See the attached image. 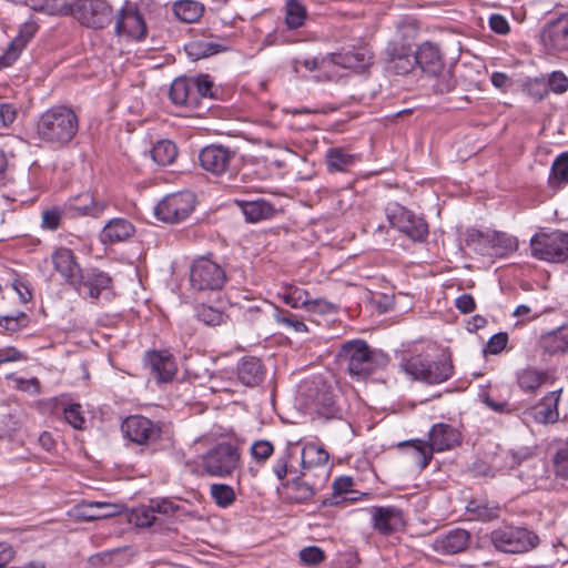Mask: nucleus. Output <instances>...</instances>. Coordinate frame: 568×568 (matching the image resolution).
I'll return each instance as SVG.
<instances>
[{"mask_svg":"<svg viewBox=\"0 0 568 568\" xmlns=\"http://www.w3.org/2000/svg\"><path fill=\"white\" fill-rule=\"evenodd\" d=\"M79 129L77 114L67 106H54L42 113L37 123V135L53 148L70 143Z\"/></svg>","mask_w":568,"mask_h":568,"instance_id":"nucleus-1","label":"nucleus"},{"mask_svg":"<svg viewBox=\"0 0 568 568\" xmlns=\"http://www.w3.org/2000/svg\"><path fill=\"white\" fill-rule=\"evenodd\" d=\"M337 357L348 373L359 379H365L378 368L386 366L389 361L387 355L372 349L363 339L344 343Z\"/></svg>","mask_w":568,"mask_h":568,"instance_id":"nucleus-2","label":"nucleus"},{"mask_svg":"<svg viewBox=\"0 0 568 568\" xmlns=\"http://www.w3.org/2000/svg\"><path fill=\"white\" fill-rule=\"evenodd\" d=\"M503 468L507 471L518 469L517 477L528 487L542 489L547 487V464L537 458L529 447L509 449L501 454Z\"/></svg>","mask_w":568,"mask_h":568,"instance_id":"nucleus-3","label":"nucleus"},{"mask_svg":"<svg viewBox=\"0 0 568 568\" xmlns=\"http://www.w3.org/2000/svg\"><path fill=\"white\" fill-rule=\"evenodd\" d=\"M415 61L424 73L434 78L432 88L436 93H447L455 88L456 81L445 69L443 54L436 43L429 41L422 43L415 52Z\"/></svg>","mask_w":568,"mask_h":568,"instance_id":"nucleus-4","label":"nucleus"},{"mask_svg":"<svg viewBox=\"0 0 568 568\" xmlns=\"http://www.w3.org/2000/svg\"><path fill=\"white\" fill-rule=\"evenodd\" d=\"M300 394L310 409L326 419L342 416V408L333 394L332 386L322 376L304 381L300 386Z\"/></svg>","mask_w":568,"mask_h":568,"instance_id":"nucleus-5","label":"nucleus"},{"mask_svg":"<svg viewBox=\"0 0 568 568\" xmlns=\"http://www.w3.org/2000/svg\"><path fill=\"white\" fill-rule=\"evenodd\" d=\"M240 459L241 454L236 445L221 442L202 455L201 466L209 476L225 478L235 471Z\"/></svg>","mask_w":568,"mask_h":568,"instance_id":"nucleus-6","label":"nucleus"},{"mask_svg":"<svg viewBox=\"0 0 568 568\" xmlns=\"http://www.w3.org/2000/svg\"><path fill=\"white\" fill-rule=\"evenodd\" d=\"M406 374L426 384H440L454 374L452 361L445 356L429 361L422 355H414L403 363Z\"/></svg>","mask_w":568,"mask_h":568,"instance_id":"nucleus-7","label":"nucleus"},{"mask_svg":"<svg viewBox=\"0 0 568 568\" xmlns=\"http://www.w3.org/2000/svg\"><path fill=\"white\" fill-rule=\"evenodd\" d=\"M490 540L499 551L520 554L535 548L539 539L537 535L526 528L503 526L491 531Z\"/></svg>","mask_w":568,"mask_h":568,"instance_id":"nucleus-8","label":"nucleus"},{"mask_svg":"<svg viewBox=\"0 0 568 568\" xmlns=\"http://www.w3.org/2000/svg\"><path fill=\"white\" fill-rule=\"evenodd\" d=\"M531 255L540 261L562 263L568 260V233H537L530 239Z\"/></svg>","mask_w":568,"mask_h":568,"instance_id":"nucleus-9","label":"nucleus"},{"mask_svg":"<svg viewBox=\"0 0 568 568\" xmlns=\"http://www.w3.org/2000/svg\"><path fill=\"white\" fill-rule=\"evenodd\" d=\"M226 282L224 268L209 257L201 256L192 263L190 270V285L193 290L217 291Z\"/></svg>","mask_w":568,"mask_h":568,"instance_id":"nucleus-10","label":"nucleus"},{"mask_svg":"<svg viewBox=\"0 0 568 568\" xmlns=\"http://www.w3.org/2000/svg\"><path fill=\"white\" fill-rule=\"evenodd\" d=\"M195 196L191 192L172 193L163 197L154 207L155 216L165 223H179L194 210Z\"/></svg>","mask_w":568,"mask_h":568,"instance_id":"nucleus-11","label":"nucleus"},{"mask_svg":"<svg viewBox=\"0 0 568 568\" xmlns=\"http://www.w3.org/2000/svg\"><path fill=\"white\" fill-rule=\"evenodd\" d=\"M70 13L83 26L101 29L113 21L112 7L106 0H79Z\"/></svg>","mask_w":568,"mask_h":568,"instance_id":"nucleus-12","label":"nucleus"},{"mask_svg":"<svg viewBox=\"0 0 568 568\" xmlns=\"http://www.w3.org/2000/svg\"><path fill=\"white\" fill-rule=\"evenodd\" d=\"M386 216L392 227L404 233L415 242L424 241L428 234L426 222L402 205L388 206Z\"/></svg>","mask_w":568,"mask_h":568,"instance_id":"nucleus-13","label":"nucleus"},{"mask_svg":"<svg viewBox=\"0 0 568 568\" xmlns=\"http://www.w3.org/2000/svg\"><path fill=\"white\" fill-rule=\"evenodd\" d=\"M113 20L118 36H125L138 41L145 38L148 32L146 23L136 3L125 1L116 13H113Z\"/></svg>","mask_w":568,"mask_h":568,"instance_id":"nucleus-14","label":"nucleus"},{"mask_svg":"<svg viewBox=\"0 0 568 568\" xmlns=\"http://www.w3.org/2000/svg\"><path fill=\"white\" fill-rule=\"evenodd\" d=\"M123 436L133 444L146 446L161 437V427L142 415H131L121 424Z\"/></svg>","mask_w":568,"mask_h":568,"instance_id":"nucleus-15","label":"nucleus"},{"mask_svg":"<svg viewBox=\"0 0 568 568\" xmlns=\"http://www.w3.org/2000/svg\"><path fill=\"white\" fill-rule=\"evenodd\" d=\"M235 152L221 144H210L203 148L199 154L200 165L203 170L222 175L229 172L234 160Z\"/></svg>","mask_w":568,"mask_h":568,"instance_id":"nucleus-16","label":"nucleus"},{"mask_svg":"<svg viewBox=\"0 0 568 568\" xmlns=\"http://www.w3.org/2000/svg\"><path fill=\"white\" fill-rule=\"evenodd\" d=\"M109 203L104 200H97L90 193H83L70 199L63 205L67 217L78 219L82 216L100 217L108 209Z\"/></svg>","mask_w":568,"mask_h":568,"instance_id":"nucleus-17","label":"nucleus"},{"mask_svg":"<svg viewBox=\"0 0 568 568\" xmlns=\"http://www.w3.org/2000/svg\"><path fill=\"white\" fill-rule=\"evenodd\" d=\"M541 42L549 53L568 51V14H562L546 24Z\"/></svg>","mask_w":568,"mask_h":568,"instance_id":"nucleus-18","label":"nucleus"},{"mask_svg":"<svg viewBox=\"0 0 568 568\" xmlns=\"http://www.w3.org/2000/svg\"><path fill=\"white\" fill-rule=\"evenodd\" d=\"M385 54L387 70L396 74H407L416 65L415 54H413L412 48L404 42H389Z\"/></svg>","mask_w":568,"mask_h":568,"instance_id":"nucleus-19","label":"nucleus"},{"mask_svg":"<svg viewBox=\"0 0 568 568\" xmlns=\"http://www.w3.org/2000/svg\"><path fill=\"white\" fill-rule=\"evenodd\" d=\"M81 283L73 287L79 294L98 300L101 295L109 296L111 293L112 278L105 272L93 268L83 272L81 275Z\"/></svg>","mask_w":568,"mask_h":568,"instance_id":"nucleus-20","label":"nucleus"},{"mask_svg":"<svg viewBox=\"0 0 568 568\" xmlns=\"http://www.w3.org/2000/svg\"><path fill=\"white\" fill-rule=\"evenodd\" d=\"M52 263L55 271L64 278V281L72 287L81 282L83 273L79 263L75 260L73 252L70 248L60 247L52 253Z\"/></svg>","mask_w":568,"mask_h":568,"instance_id":"nucleus-21","label":"nucleus"},{"mask_svg":"<svg viewBox=\"0 0 568 568\" xmlns=\"http://www.w3.org/2000/svg\"><path fill=\"white\" fill-rule=\"evenodd\" d=\"M37 30L38 24L33 20H28L21 26L18 36L0 57V69L10 67L19 58L27 43L34 37Z\"/></svg>","mask_w":568,"mask_h":568,"instance_id":"nucleus-22","label":"nucleus"},{"mask_svg":"<svg viewBox=\"0 0 568 568\" xmlns=\"http://www.w3.org/2000/svg\"><path fill=\"white\" fill-rule=\"evenodd\" d=\"M373 526L382 535H389L405 526L403 511L395 506L375 507Z\"/></svg>","mask_w":568,"mask_h":568,"instance_id":"nucleus-23","label":"nucleus"},{"mask_svg":"<svg viewBox=\"0 0 568 568\" xmlns=\"http://www.w3.org/2000/svg\"><path fill=\"white\" fill-rule=\"evenodd\" d=\"M236 378L246 387H256L262 384L266 368L260 358L254 356L242 357L236 365Z\"/></svg>","mask_w":568,"mask_h":568,"instance_id":"nucleus-24","label":"nucleus"},{"mask_svg":"<svg viewBox=\"0 0 568 568\" xmlns=\"http://www.w3.org/2000/svg\"><path fill=\"white\" fill-rule=\"evenodd\" d=\"M146 364L159 382H170L176 373V363L168 351H152L146 354Z\"/></svg>","mask_w":568,"mask_h":568,"instance_id":"nucleus-25","label":"nucleus"},{"mask_svg":"<svg viewBox=\"0 0 568 568\" xmlns=\"http://www.w3.org/2000/svg\"><path fill=\"white\" fill-rule=\"evenodd\" d=\"M428 445L434 452H444L454 448L459 444L460 434L452 425L438 423L435 424L429 433Z\"/></svg>","mask_w":568,"mask_h":568,"instance_id":"nucleus-26","label":"nucleus"},{"mask_svg":"<svg viewBox=\"0 0 568 568\" xmlns=\"http://www.w3.org/2000/svg\"><path fill=\"white\" fill-rule=\"evenodd\" d=\"M327 59L333 64L341 65L345 69H354L356 71H363L372 63L371 52L366 48L332 53Z\"/></svg>","mask_w":568,"mask_h":568,"instance_id":"nucleus-27","label":"nucleus"},{"mask_svg":"<svg viewBox=\"0 0 568 568\" xmlns=\"http://www.w3.org/2000/svg\"><path fill=\"white\" fill-rule=\"evenodd\" d=\"M469 534L465 529H453L445 535L438 536L434 542V549L443 555H454L467 548Z\"/></svg>","mask_w":568,"mask_h":568,"instance_id":"nucleus-28","label":"nucleus"},{"mask_svg":"<svg viewBox=\"0 0 568 568\" xmlns=\"http://www.w3.org/2000/svg\"><path fill=\"white\" fill-rule=\"evenodd\" d=\"M135 233L133 224L123 217L111 219L102 229L100 240L104 244L124 242Z\"/></svg>","mask_w":568,"mask_h":568,"instance_id":"nucleus-29","label":"nucleus"},{"mask_svg":"<svg viewBox=\"0 0 568 568\" xmlns=\"http://www.w3.org/2000/svg\"><path fill=\"white\" fill-rule=\"evenodd\" d=\"M116 505L103 501H89L75 506V516L84 521H93L115 515Z\"/></svg>","mask_w":568,"mask_h":568,"instance_id":"nucleus-30","label":"nucleus"},{"mask_svg":"<svg viewBox=\"0 0 568 568\" xmlns=\"http://www.w3.org/2000/svg\"><path fill=\"white\" fill-rule=\"evenodd\" d=\"M540 346L545 353L557 355L568 352V325L547 332L541 336Z\"/></svg>","mask_w":568,"mask_h":568,"instance_id":"nucleus-31","label":"nucleus"},{"mask_svg":"<svg viewBox=\"0 0 568 568\" xmlns=\"http://www.w3.org/2000/svg\"><path fill=\"white\" fill-rule=\"evenodd\" d=\"M169 97L175 105L194 109L195 98L192 94L191 78H178L170 88Z\"/></svg>","mask_w":568,"mask_h":568,"instance_id":"nucleus-32","label":"nucleus"},{"mask_svg":"<svg viewBox=\"0 0 568 568\" xmlns=\"http://www.w3.org/2000/svg\"><path fill=\"white\" fill-rule=\"evenodd\" d=\"M245 220L252 223L266 220L274 214L273 205L263 199L237 202Z\"/></svg>","mask_w":568,"mask_h":568,"instance_id":"nucleus-33","label":"nucleus"},{"mask_svg":"<svg viewBox=\"0 0 568 568\" xmlns=\"http://www.w3.org/2000/svg\"><path fill=\"white\" fill-rule=\"evenodd\" d=\"M399 447L406 448L407 455L420 469L426 468L433 458V449L425 440L413 439L403 442L399 444Z\"/></svg>","mask_w":568,"mask_h":568,"instance_id":"nucleus-34","label":"nucleus"},{"mask_svg":"<svg viewBox=\"0 0 568 568\" xmlns=\"http://www.w3.org/2000/svg\"><path fill=\"white\" fill-rule=\"evenodd\" d=\"M485 241L490 244V255L506 256L518 247L517 239L503 232H493L485 236Z\"/></svg>","mask_w":568,"mask_h":568,"instance_id":"nucleus-35","label":"nucleus"},{"mask_svg":"<svg viewBox=\"0 0 568 568\" xmlns=\"http://www.w3.org/2000/svg\"><path fill=\"white\" fill-rule=\"evenodd\" d=\"M325 160L329 172H345L357 162L358 158L342 148H331L326 152Z\"/></svg>","mask_w":568,"mask_h":568,"instance_id":"nucleus-36","label":"nucleus"},{"mask_svg":"<svg viewBox=\"0 0 568 568\" xmlns=\"http://www.w3.org/2000/svg\"><path fill=\"white\" fill-rule=\"evenodd\" d=\"M548 374L534 367H526L517 373V384L526 393L536 392L541 385L546 384Z\"/></svg>","mask_w":568,"mask_h":568,"instance_id":"nucleus-37","label":"nucleus"},{"mask_svg":"<svg viewBox=\"0 0 568 568\" xmlns=\"http://www.w3.org/2000/svg\"><path fill=\"white\" fill-rule=\"evenodd\" d=\"M30 10L48 16H64L70 13L68 0H24Z\"/></svg>","mask_w":568,"mask_h":568,"instance_id":"nucleus-38","label":"nucleus"},{"mask_svg":"<svg viewBox=\"0 0 568 568\" xmlns=\"http://www.w3.org/2000/svg\"><path fill=\"white\" fill-rule=\"evenodd\" d=\"M174 16L182 22L194 23L204 12V6L196 0H179L173 4Z\"/></svg>","mask_w":568,"mask_h":568,"instance_id":"nucleus-39","label":"nucleus"},{"mask_svg":"<svg viewBox=\"0 0 568 568\" xmlns=\"http://www.w3.org/2000/svg\"><path fill=\"white\" fill-rule=\"evenodd\" d=\"M225 50V47L209 39L192 40L185 44L187 55L193 60H200Z\"/></svg>","mask_w":568,"mask_h":568,"instance_id":"nucleus-40","label":"nucleus"},{"mask_svg":"<svg viewBox=\"0 0 568 568\" xmlns=\"http://www.w3.org/2000/svg\"><path fill=\"white\" fill-rule=\"evenodd\" d=\"M152 160L161 166L170 165L178 156V149L170 140L158 141L150 150Z\"/></svg>","mask_w":568,"mask_h":568,"instance_id":"nucleus-41","label":"nucleus"},{"mask_svg":"<svg viewBox=\"0 0 568 568\" xmlns=\"http://www.w3.org/2000/svg\"><path fill=\"white\" fill-rule=\"evenodd\" d=\"M151 504L156 517L162 516L164 518L178 519L190 515L181 504L169 498L151 499Z\"/></svg>","mask_w":568,"mask_h":568,"instance_id":"nucleus-42","label":"nucleus"},{"mask_svg":"<svg viewBox=\"0 0 568 568\" xmlns=\"http://www.w3.org/2000/svg\"><path fill=\"white\" fill-rule=\"evenodd\" d=\"M328 453L323 446L315 443H307L302 449L303 468L324 466L328 462Z\"/></svg>","mask_w":568,"mask_h":568,"instance_id":"nucleus-43","label":"nucleus"},{"mask_svg":"<svg viewBox=\"0 0 568 568\" xmlns=\"http://www.w3.org/2000/svg\"><path fill=\"white\" fill-rule=\"evenodd\" d=\"M278 297L292 308H305L310 294L306 290L295 286L293 284H286L282 287L278 293Z\"/></svg>","mask_w":568,"mask_h":568,"instance_id":"nucleus-44","label":"nucleus"},{"mask_svg":"<svg viewBox=\"0 0 568 568\" xmlns=\"http://www.w3.org/2000/svg\"><path fill=\"white\" fill-rule=\"evenodd\" d=\"M288 498L297 504L306 503L312 499L315 489L308 483L297 477L290 480L286 485Z\"/></svg>","mask_w":568,"mask_h":568,"instance_id":"nucleus-45","label":"nucleus"},{"mask_svg":"<svg viewBox=\"0 0 568 568\" xmlns=\"http://www.w3.org/2000/svg\"><path fill=\"white\" fill-rule=\"evenodd\" d=\"M192 94L195 98V108H199L203 99H212L214 97L212 88L213 82L207 74H201L191 78Z\"/></svg>","mask_w":568,"mask_h":568,"instance_id":"nucleus-46","label":"nucleus"},{"mask_svg":"<svg viewBox=\"0 0 568 568\" xmlns=\"http://www.w3.org/2000/svg\"><path fill=\"white\" fill-rule=\"evenodd\" d=\"M466 510L473 516V519L487 521L498 517L499 508L485 501L473 499L468 501Z\"/></svg>","mask_w":568,"mask_h":568,"instance_id":"nucleus-47","label":"nucleus"},{"mask_svg":"<svg viewBox=\"0 0 568 568\" xmlns=\"http://www.w3.org/2000/svg\"><path fill=\"white\" fill-rule=\"evenodd\" d=\"M306 8L298 0L286 1L285 22L290 29H297L304 24L306 19Z\"/></svg>","mask_w":568,"mask_h":568,"instance_id":"nucleus-48","label":"nucleus"},{"mask_svg":"<svg viewBox=\"0 0 568 568\" xmlns=\"http://www.w3.org/2000/svg\"><path fill=\"white\" fill-rule=\"evenodd\" d=\"M130 520L136 527L146 528L156 525L160 519L159 517L155 516L154 509L150 501L149 505H142L140 507L134 508L131 511Z\"/></svg>","mask_w":568,"mask_h":568,"instance_id":"nucleus-49","label":"nucleus"},{"mask_svg":"<svg viewBox=\"0 0 568 568\" xmlns=\"http://www.w3.org/2000/svg\"><path fill=\"white\" fill-rule=\"evenodd\" d=\"M549 183L552 186L568 183V153H561L552 162Z\"/></svg>","mask_w":568,"mask_h":568,"instance_id":"nucleus-50","label":"nucleus"},{"mask_svg":"<svg viewBox=\"0 0 568 568\" xmlns=\"http://www.w3.org/2000/svg\"><path fill=\"white\" fill-rule=\"evenodd\" d=\"M210 493L214 503L221 508L229 507L235 500L233 487L226 484H212Z\"/></svg>","mask_w":568,"mask_h":568,"instance_id":"nucleus-51","label":"nucleus"},{"mask_svg":"<svg viewBox=\"0 0 568 568\" xmlns=\"http://www.w3.org/2000/svg\"><path fill=\"white\" fill-rule=\"evenodd\" d=\"M275 321L287 329H292L296 333L307 332V326L296 315L284 310H274Z\"/></svg>","mask_w":568,"mask_h":568,"instance_id":"nucleus-52","label":"nucleus"},{"mask_svg":"<svg viewBox=\"0 0 568 568\" xmlns=\"http://www.w3.org/2000/svg\"><path fill=\"white\" fill-rule=\"evenodd\" d=\"M560 390L551 392L548 396L542 398L540 406L545 407L539 410L542 420L546 423H554L558 419L557 404L559 402Z\"/></svg>","mask_w":568,"mask_h":568,"instance_id":"nucleus-53","label":"nucleus"},{"mask_svg":"<svg viewBox=\"0 0 568 568\" xmlns=\"http://www.w3.org/2000/svg\"><path fill=\"white\" fill-rule=\"evenodd\" d=\"M29 324V317L23 312H16L11 315L0 316V327L4 331L14 333Z\"/></svg>","mask_w":568,"mask_h":568,"instance_id":"nucleus-54","label":"nucleus"},{"mask_svg":"<svg viewBox=\"0 0 568 568\" xmlns=\"http://www.w3.org/2000/svg\"><path fill=\"white\" fill-rule=\"evenodd\" d=\"M196 315L201 322L210 326L220 325L225 318L224 313L209 305H201Z\"/></svg>","mask_w":568,"mask_h":568,"instance_id":"nucleus-55","label":"nucleus"},{"mask_svg":"<svg viewBox=\"0 0 568 568\" xmlns=\"http://www.w3.org/2000/svg\"><path fill=\"white\" fill-rule=\"evenodd\" d=\"M65 216L63 206H53L42 212L41 226L49 231H55L60 226L62 217Z\"/></svg>","mask_w":568,"mask_h":568,"instance_id":"nucleus-56","label":"nucleus"},{"mask_svg":"<svg viewBox=\"0 0 568 568\" xmlns=\"http://www.w3.org/2000/svg\"><path fill=\"white\" fill-rule=\"evenodd\" d=\"M525 91L536 101H541L549 93L545 78H535L527 81Z\"/></svg>","mask_w":568,"mask_h":568,"instance_id":"nucleus-57","label":"nucleus"},{"mask_svg":"<svg viewBox=\"0 0 568 568\" xmlns=\"http://www.w3.org/2000/svg\"><path fill=\"white\" fill-rule=\"evenodd\" d=\"M546 82L549 92L562 94L568 90V78L562 71H552L548 74Z\"/></svg>","mask_w":568,"mask_h":568,"instance_id":"nucleus-58","label":"nucleus"},{"mask_svg":"<svg viewBox=\"0 0 568 568\" xmlns=\"http://www.w3.org/2000/svg\"><path fill=\"white\" fill-rule=\"evenodd\" d=\"M63 417L65 422L71 425L75 429H83L85 424V418L81 410V405L71 404L63 410Z\"/></svg>","mask_w":568,"mask_h":568,"instance_id":"nucleus-59","label":"nucleus"},{"mask_svg":"<svg viewBox=\"0 0 568 568\" xmlns=\"http://www.w3.org/2000/svg\"><path fill=\"white\" fill-rule=\"evenodd\" d=\"M273 452L274 447L268 440H256L251 446V455L258 463L266 462Z\"/></svg>","mask_w":568,"mask_h":568,"instance_id":"nucleus-60","label":"nucleus"},{"mask_svg":"<svg viewBox=\"0 0 568 568\" xmlns=\"http://www.w3.org/2000/svg\"><path fill=\"white\" fill-rule=\"evenodd\" d=\"M552 464L555 474L562 479H568V447L557 450Z\"/></svg>","mask_w":568,"mask_h":568,"instance_id":"nucleus-61","label":"nucleus"},{"mask_svg":"<svg viewBox=\"0 0 568 568\" xmlns=\"http://www.w3.org/2000/svg\"><path fill=\"white\" fill-rule=\"evenodd\" d=\"M305 310L307 312L317 314H333L337 311V306L323 298L311 300L308 297V302L305 306Z\"/></svg>","mask_w":568,"mask_h":568,"instance_id":"nucleus-62","label":"nucleus"},{"mask_svg":"<svg viewBox=\"0 0 568 568\" xmlns=\"http://www.w3.org/2000/svg\"><path fill=\"white\" fill-rule=\"evenodd\" d=\"M300 559L306 566H315L324 560V552L316 546L305 547L300 551Z\"/></svg>","mask_w":568,"mask_h":568,"instance_id":"nucleus-63","label":"nucleus"},{"mask_svg":"<svg viewBox=\"0 0 568 568\" xmlns=\"http://www.w3.org/2000/svg\"><path fill=\"white\" fill-rule=\"evenodd\" d=\"M507 343H508L507 333L500 332V333L494 334L487 342L486 351L489 354L497 355L506 348Z\"/></svg>","mask_w":568,"mask_h":568,"instance_id":"nucleus-64","label":"nucleus"}]
</instances>
